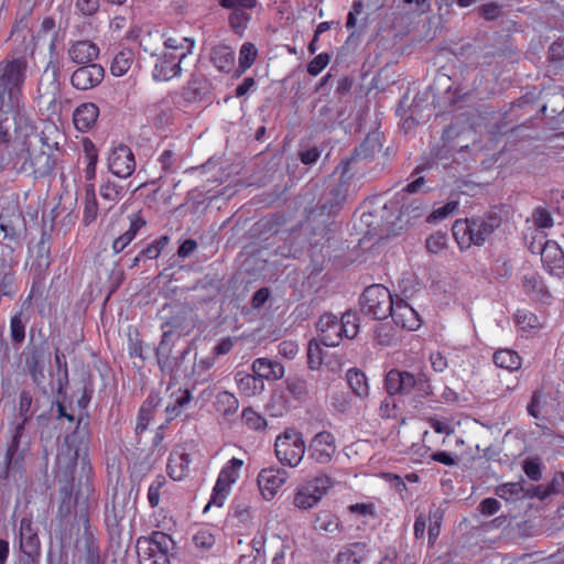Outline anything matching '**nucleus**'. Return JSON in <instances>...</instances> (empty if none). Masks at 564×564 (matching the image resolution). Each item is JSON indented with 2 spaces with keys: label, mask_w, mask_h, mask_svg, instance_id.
Here are the masks:
<instances>
[{
  "label": "nucleus",
  "mask_w": 564,
  "mask_h": 564,
  "mask_svg": "<svg viewBox=\"0 0 564 564\" xmlns=\"http://www.w3.org/2000/svg\"><path fill=\"white\" fill-rule=\"evenodd\" d=\"M333 485L334 480L327 475H321L308 480L295 494L294 505L300 509L312 508Z\"/></svg>",
  "instance_id": "obj_10"
},
{
  "label": "nucleus",
  "mask_w": 564,
  "mask_h": 564,
  "mask_svg": "<svg viewBox=\"0 0 564 564\" xmlns=\"http://www.w3.org/2000/svg\"><path fill=\"white\" fill-rule=\"evenodd\" d=\"M191 459L187 454L173 453L169 457L167 474L174 480H182L188 470Z\"/></svg>",
  "instance_id": "obj_34"
},
{
  "label": "nucleus",
  "mask_w": 564,
  "mask_h": 564,
  "mask_svg": "<svg viewBox=\"0 0 564 564\" xmlns=\"http://www.w3.org/2000/svg\"><path fill=\"white\" fill-rule=\"evenodd\" d=\"M243 460L232 457L220 469L216 484L213 488L212 497L204 508L206 512L212 506L223 507L227 499L231 486L239 479Z\"/></svg>",
  "instance_id": "obj_8"
},
{
  "label": "nucleus",
  "mask_w": 564,
  "mask_h": 564,
  "mask_svg": "<svg viewBox=\"0 0 564 564\" xmlns=\"http://www.w3.org/2000/svg\"><path fill=\"white\" fill-rule=\"evenodd\" d=\"M215 406L217 412L228 416L237 412L239 402L235 394L221 391L216 397Z\"/></svg>",
  "instance_id": "obj_45"
},
{
  "label": "nucleus",
  "mask_w": 564,
  "mask_h": 564,
  "mask_svg": "<svg viewBox=\"0 0 564 564\" xmlns=\"http://www.w3.org/2000/svg\"><path fill=\"white\" fill-rule=\"evenodd\" d=\"M497 367L509 371L518 370L521 367V357L511 349H499L492 356Z\"/></svg>",
  "instance_id": "obj_39"
},
{
  "label": "nucleus",
  "mask_w": 564,
  "mask_h": 564,
  "mask_svg": "<svg viewBox=\"0 0 564 564\" xmlns=\"http://www.w3.org/2000/svg\"><path fill=\"white\" fill-rule=\"evenodd\" d=\"M393 296L382 284H372L359 297L360 311L373 319L382 321L391 314Z\"/></svg>",
  "instance_id": "obj_7"
},
{
  "label": "nucleus",
  "mask_w": 564,
  "mask_h": 564,
  "mask_svg": "<svg viewBox=\"0 0 564 564\" xmlns=\"http://www.w3.org/2000/svg\"><path fill=\"white\" fill-rule=\"evenodd\" d=\"M540 254L544 268L552 275H564V252L555 241L546 240L540 248Z\"/></svg>",
  "instance_id": "obj_16"
},
{
  "label": "nucleus",
  "mask_w": 564,
  "mask_h": 564,
  "mask_svg": "<svg viewBox=\"0 0 564 564\" xmlns=\"http://www.w3.org/2000/svg\"><path fill=\"white\" fill-rule=\"evenodd\" d=\"M98 116L99 109L95 104H82L75 109L73 113L74 126L78 131L87 132L95 126Z\"/></svg>",
  "instance_id": "obj_25"
},
{
  "label": "nucleus",
  "mask_w": 564,
  "mask_h": 564,
  "mask_svg": "<svg viewBox=\"0 0 564 564\" xmlns=\"http://www.w3.org/2000/svg\"><path fill=\"white\" fill-rule=\"evenodd\" d=\"M373 336L379 345H390L394 337V329L390 324H379L375 328Z\"/></svg>",
  "instance_id": "obj_58"
},
{
  "label": "nucleus",
  "mask_w": 564,
  "mask_h": 564,
  "mask_svg": "<svg viewBox=\"0 0 564 564\" xmlns=\"http://www.w3.org/2000/svg\"><path fill=\"white\" fill-rule=\"evenodd\" d=\"M501 221V216L497 213H490L485 217H473L471 236L466 240V247L482 246L495 229L500 227Z\"/></svg>",
  "instance_id": "obj_12"
},
{
  "label": "nucleus",
  "mask_w": 564,
  "mask_h": 564,
  "mask_svg": "<svg viewBox=\"0 0 564 564\" xmlns=\"http://www.w3.org/2000/svg\"><path fill=\"white\" fill-rule=\"evenodd\" d=\"M532 218L535 226L540 228H550L553 226L551 214L543 207H536L532 213Z\"/></svg>",
  "instance_id": "obj_61"
},
{
  "label": "nucleus",
  "mask_w": 564,
  "mask_h": 564,
  "mask_svg": "<svg viewBox=\"0 0 564 564\" xmlns=\"http://www.w3.org/2000/svg\"><path fill=\"white\" fill-rule=\"evenodd\" d=\"M86 167L85 178L91 182L96 177V165L98 160L97 151L91 142L85 143Z\"/></svg>",
  "instance_id": "obj_50"
},
{
  "label": "nucleus",
  "mask_w": 564,
  "mask_h": 564,
  "mask_svg": "<svg viewBox=\"0 0 564 564\" xmlns=\"http://www.w3.org/2000/svg\"><path fill=\"white\" fill-rule=\"evenodd\" d=\"M542 464L539 458H527L523 460L522 468L529 479L539 481L542 478Z\"/></svg>",
  "instance_id": "obj_56"
},
{
  "label": "nucleus",
  "mask_w": 564,
  "mask_h": 564,
  "mask_svg": "<svg viewBox=\"0 0 564 564\" xmlns=\"http://www.w3.org/2000/svg\"><path fill=\"white\" fill-rule=\"evenodd\" d=\"M109 171L120 177H129L135 170V159L131 149L124 144L115 147L108 155Z\"/></svg>",
  "instance_id": "obj_11"
},
{
  "label": "nucleus",
  "mask_w": 564,
  "mask_h": 564,
  "mask_svg": "<svg viewBox=\"0 0 564 564\" xmlns=\"http://www.w3.org/2000/svg\"><path fill=\"white\" fill-rule=\"evenodd\" d=\"M518 104V99L510 104L509 109L503 113L502 121L505 126L513 124L509 128V130H514L518 127L527 126L532 119L535 117H529L528 109L524 107H519L513 115L510 112L513 110V107Z\"/></svg>",
  "instance_id": "obj_38"
},
{
  "label": "nucleus",
  "mask_w": 564,
  "mask_h": 564,
  "mask_svg": "<svg viewBox=\"0 0 564 564\" xmlns=\"http://www.w3.org/2000/svg\"><path fill=\"white\" fill-rule=\"evenodd\" d=\"M163 335L162 340L156 349V358L158 364L163 372L171 373L173 371L171 362L169 360V355L172 348V341L175 337H181L182 333L176 332L171 323H164L162 325Z\"/></svg>",
  "instance_id": "obj_21"
},
{
  "label": "nucleus",
  "mask_w": 564,
  "mask_h": 564,
  "mask_svg": "<svg viewBox=\"0 0 564 564\" xmlns=\"http://www.w3.org/2000/svg\"><path fill=\"white\" fill-rule=\"evenodd\" d=\"M252 371L259 380H278L282 377V365L267 358H258L252 364Z\"/></svg>",
  "instance_id": "obj_29"
},
{
  "label": "nucleus",
  "mask_w": 564,
  "mask_h": 564,
  "mask_svg": "<svg viewBox=\"0 0 564 564\" xmlns=\"http://www.w3.org/2000/svg\"><path fill=\"white\" fill-rule=\"evenodd\" d=\"M99 192L101 198L110 203L120 200L124 195L123 186L111 180L102 183Z\"/></svg>",
  "instance_id": "obj_46"
},
{
  "label": "nucleus",
  "mask_w": 564,
  "mask_h": 564,
  "mask_svg": "<svg viewBox=\"0 0 564 564\" xmlns=\"http://www.w3.org/2000/svg\"><path fill=\"white\" fill-rule=\"evenodd\" d=\"M452 231L456 241L463 248V245L466 246V240L471 236V218L457 219L453 225Z\"/></svg>",
  "instance_id": "obj_48"
},
{
  "label": "nucleus",
  "mask_w": 564,
  "mask_h": 564,
  "mask_svg": "<svg viewBox=\"0 0 564 564\" xmlns=\"http://www.w3.org/2000/svg\"><path fill=\"white\" fill-rule=\"evenodd\" d=\"M544 402V394L541 390H535L528 404V413L534 419H540L541 403Z\"/></svg>",
  "instance_id": "obj_64"
},
{
  "label": "nucleus",
  "mask_w": 564,
  "mask_h": 564,
  "mask_svg": "<svg viewBox=\"0 0 564 564\" xmlns=\"http://www.w3.org/2000/svg\"><path fill=\"white\" fill-rule=\"evenodd\" d=\"M359 329L358 316L356 313L347 311L338 319V326L335 325V332H339L340 339L345 336L348 339L356 337Z\"/></svg>",
  "instance_id": "obj_40"
},
{
  "label": "nucleus",
  "mask_w": 564,
  "mask_h": 564,
  "mask_svg": "<svg viewBox=\"0 0 564 564\" xmlns=\"http://www.w3.org/2000/svg\"><path fill=\"white\" fill-rule=\"evenodd\" d=\"M236 382L241 393L247 397H252L263 390V382L254 375L238 372L236 375Z\"/></svg>",
  "instance_id": "obj_35"
},
{
  "label": "nucleus",
  "mask_w": 564,
  "mask_h": 564,
  "mask_svg": "<svg viewBox=\"0 0 564 564\" xmlns=\"http://www.w3.org/2000/svg\"><path fill=\"white\" fill-rule=\"evenodd\" d=\"M169 238L166 236H162L159 239L154 240L152 243H150L145 249L141 251V256L148 258V259H156L163 248L167 245Z\"/></svg>",
  "instance_id": "obj_59"
},
{
  "label": "nucleus",
  "mask_w": 564,
  "mask_h": 564,
  "mask_svg": "<svg viewBox=\"0 0 564 564\" xmlns=\"http://www.w3.org/2000/svg\"><path fill=\"white\" fill-rule=\"evenodd\" d=\"M369 549L364 542H355L347 545L337 554L338 564H361L368 556Z\"/></svg>",
  "instance_id": "obj_28"
},
{
  "label": "nucleus",
  "mask_w": 564,
  "mask_h": 564,
  "mask_svg": "<svg viewBox=\"0 0 564 564\" xmlns=\"http://www.w3.org/2000/svg\"><path fill=\"white\" fill-rule=\"evenodd\" d=\"M183 59L172 56L171 54H162L158 57L152 77L155 82H167L174 77H177L182 73L181 64Z\"/></svg>",
  "instance_id": "obj_20"
},
{
  "label": "nucleus",
  "mask_w": 564,
  "mask_h": 564,
  "mask_svg": "<svg viewBox=\"0 0 564 564\" xmlns=\"http://www.w3.org/2000/svg\"><path fill=\"white\" fill-rule=\"evenodd\" d=\"M429 541L431 544L435 542L441 532V523L443 520V511L440 508L430 510Z\"/></svg>",
  "instance_id": "obj_53"
},
{
  "label": "nucleus",
  "mask_w": 564,
  "mask_h": 564,
  "mask_svg": "<svg viewBox=\"0 0 564 564\" xmlns=\"http://www.w3.org/2000/svg\"><path fill=\"white\" fill-rule=\"evenodd\" d=\"M210 61L218 70L228 73L235 65V51L224 44L217 45L212 51Z\"/></svg>",
  "instance_id": "obj_30"
},
{
  "label": "nucleus",
  "mask_w": 564,
  "mask_h": 564,
  "mask_svg": "<svg viewBox=\"0 0 564 564\" xmlns=\"http://www.w3.org/2000/svg\"><path fill=\"white\" fill-rule=\"evenodd\" d=\"M330 56L327 53H321L315 56L307 66L308 74L318 75L329 63Z\"/></svg>",
  "instance_id": "obj_62"
},
{
  "label": "nucleus",
  "mask_w": 564,
  "mask_h": 564,
  "mask_svg": "<svg viewBox=\"0 0 564 564\" xmlns=\"http://www.w3.org/2000/svg\"><path fill=\"white\" fill-rule=\"evenodd\" d=\"M20 550L31 561H35L41 555V542L37 534V528L33 524L31 518H23L19 529Z\"/></svg>",
  "instance_id": "obj_13"
},
{
  "label": "nucleus",
  "mask_w": 564,
  "mask_h": 564,
  "mask_svg": "<svg viewBox=\"0 0 564 564\" xmlns=\"http://www.w3.org/2000/svg\"><path fill=\"white\" fill-rule=\"evenodd\" d=\"M257 481L262 497L268 501L273 499L282 486L280 469L274 467L261 469Z\"/></svg>",
  "instance_id": "obj_23"
},
{
  "label": "nucleus",
  "mask_w": 564,
  "mask_h": 564,
  "mask_svg": "<svg viewBox=\"0 0 564 564\" xmlns=\"http://www.w3.org/2000/svg\"><path fill=\"white\" fill-rule=\"evenodd\" d=\"M519 107L530 108L529 117H536L541 112L544 117L554 119L564 112V94L560 87L542 89L538 94L530 91L518 99L510 113L513 115Z\"/></svg>",
  "instance_id": "obj_4"
},
{
  "label": "nucleus",
  "mask_w": 564,
  "mask_h": 564,
  "mask_svg": "<svg viewBox=\"0 0 564 564\" xmlns=\"http://www.w3.org/2000/svg\"><path fill=\"white\" fill-rule=\"evenodd\" d=\"M432 167V163H425L422 165L416 166L413 172L411 173V177L413 178L409 184H406L402 188V200H404V194H415L420 192H427L431 191V187H425V178L421 175V173L425 170H429Z\"/></svg>",
  "instance_id": "obj_37"
},
{
  "label": "nucleus",
  "mask_w": 564,
  "mask_h": 564,
  "mask_svg": "<svg viewBox=\"0 0 564 564\" xmlns=\"http://www.w3.org/2000/svg\"><path fill=\"white\" fill-rule=\"evenodd\" d=\"M97 215L98 203L96 198L95 186L94 184H89L86 187L83 221L85 223V225H89L96 220Z\"/></svg>",
  "instance_id": "obj_44"
},
{
  "label": "nucleus",
  "mask_w": 564,
  "mask_h": 564,
  "mask_svg": "<svg viewBox=\"0 0 564 564\" xmlns=\"http://www.w3.org/2000/svg\"><path fill=\"white\" fill-rule=\"evenodd\" d=\"M314 529L326 533H334L339 529V521L334 514L324 511L317 514L314 521Z\"/></svg>",
  "instance_id": "obj_47"
},
{
  "label": "nucleus",
  "mask_w": 564,
  "mask_h": 564,
  "mask_svg": "<svg viewBox=\"0 0 564 564\" xmlns=\"http://www.w3.org/2000/svg\"><path fill=\"white\" fill-rule=\"evenodd\" d=\"M105 76V69L99 64L78 67L70 77V83L78 90H88L98 86Z\"/></svg>",
  "instance_id": "obj_15"
},
{
  "label": "nucleus",
  "mask_w": 564,
  "mask_h": 564,
  "mask_svg": "<svg viewBox=\"0 0 564 564\" xmlns=\"http://www.w3.org/2000/svg\"><path fill=\"white\" fill-rule=\"evenodd\" d=\"M242 420L252 430H260L265 425L264 419L250 408L242 411Z\"/></svg>",
  "instance_id": "obj_60"
},
{
  "label": "nucleus",
  "mask_w": 564,
  "mask_h": 564,
  "mask_svg": "<svg viewBox=\"0 0 564 564\" xmlns=\"http://www.w3.org/2000/svg\"><path fill=\"white\" fill-rule=\"evenodd\" d=\"M82 420H78L80 425ZM65 449L62 447L57 455L58 473H63L65 477H72L77 460L82 459L86 464L88 454V435L86 426L82 430L77 426L76 431L65 437Z\"/></svg>",
  "instance_id": "obj_5"
},
{
  "label": "nucleus",
  "mask_w": 564,
  "mask_h": 564,
  "mask_svg": "<svg viewBox=\"0 0 564 564\" xmlns=\"http://www.w3.org/2000/svg\"><path fill=\"white\" fill-rule=\"evenodd\" d=\"M400 204L399 199L391 200L390 205H384L383 210L398 209V215L393 217V219L387 218V224L389 226L388 230L391 232H395L397 230L403 229L408 226L412 219L420 218L424 215L427 207L417 198H413L408 203L403 202L400 208L398 205Z\"/></svg>",
  "instance_id": "obj_9"
},
{
  "label": "nucleus",
  "mask_w": 564,
  "mask_h": 564,
  "mask_svg": "<svg viewBox=\"0 0 564 564\" xmlns=\"http://www.w3.org/2000/svg\"><path fill=\"white\" fill-rule=\"evenodd\" d=\"M26 67L28 64L23 57L0 64V109L2 111L19 108Z\"/></svg>",
  "instance_id": "obj_2"
},
{
  "label": "nucleus",
  "mask_w": 564,
  "mask_h": 564,
  "mask_svg": "<svg viewBox=\"0 0 564 564\" xmlns=\"http://www.w3.org/2000/svg\"><path fill=\"white\" fill-rule=\"evenodd\" d=\"M145 225V221L138 215H133L130 218V226L127 231L116 238L112 243V250L115 253L123 251L130 242L135 238L138 231Z\"/></svg>",
  "instance_id": "obj_32"
},
{
  "label": "nucleus",
  "mask_w": 564,
  "mask_h": 564,
  "mask_svg": "<svg viewBox=\"0 0 564 564\" xmlns=\"http://www.w3.org/2000/svg\"><path fill=\"white\" fill-rule=\"evenodd\" d=\"M75 9L85 17L95 14L99 9V0H74Z\"/></svg>",
  "instance_id": "obj_63"
},
{
  "label": "nucleus",
  "mask_w": 564,
  "mask_h": 564,
  "mask_svg": "<svg viewBox=\"0 0 564 564\" xmlns=\"http://www.w3.org/2000/svg\"><path fill=\"white\" fill-rule=\"evenodd\" d=\"M289 393L297 401L304 402L308 398L307 382L304 378L296 375L289 376L285 380Z\"/></svg>",
  "instance_id": "obj_43"
},
{
  "label": "nucleus",
  "mask_w": 564,
  "mask_h": 564,
  "mask_svg": "<svg viewBox=\"0 0 564 564\" xmlns=\"http://www.w3.org/2000/svg\"><path fill=\"white\" fill-rule=\"evenodd\" d=\"M21 170L32 174L35 177L48 175L54 170V160L51 154L42 150H26V156L21 165Z\"/></svg>",
  "instance_id": "obj_14"
},
{
  "label": "nucleus",
  "mask_w": 564,
  "mask_h": 564,
  "mask_svg": "<svg viewBox=\"0 0 564 564\" xmlns=\"http://www.w3.org/2000/svg\"><path fill=\"white\" fill-rule=\"evenodd\" d=\"M329 230L325 221L317 220L315 217H308L304 224H301L299 234L304 232L305 236L310 235V245L316 246L321 242V239L328 235Z\"/></svg>",
  "instance_id": "obj_31"
},
{
  "label": "nucleus",
  "mask_w": 564,
  "mask_h": 564,
  "mask_svg": "<svg viewBox=\"0 0 564 564\" xmlns=\"http://www.w3.org/2000/svg\"><path fill=\"white\" fill-rule=\"evenodd\" d=\"M68 56L72 62L78 65H89L99 55V47L89 40L76 41L68 47Z\"/></svg>",
  "instance_id": "obj_22"
},
{
  "label": "nucleus",
  "mask_w": 564,
  "mask_h": 564,
  "mask_svg": "<svg viewBox=\"0 0 564 564\" xmlns=\"http://www.w3.org/2000/svg\"><path fill=\"white\" fill-rule=\"evenodd\" d=\"M524 490V480L517 482H506L496 487L495 494L507 501H517L522 499Z\"/></svg>",
  "instance_id": "obj_42"
},
{
  "label": "nucleus",
  "mask_w": 564,
  "mask_h": 564,
  "mask_svg": "<svg viewBox=\"0 0 564 564\" xmlns=\"http://www.w3.org/2000/svg\"><path fill=\"white\" fill-rule=\"evenodd\" d=\"M383 387L389 397H404L415 392L413 402L423 403V400L434 395L430 377L420 369L417 373L397 368L390 369L383 380Z\"/></svg>",
  "instance_id": "obj_1"
},
{
  "label": "nucleus",
  "mask_w": 564,
  "mask_h": 564,
  "mask_svg": "<svg viewBox=\"0 0 564 564\" xmlns=\"http://www.w3.org/2000/svg\"><path fill=\"white\" fill-rule=\"evenodd\" d=\"M335 325L338 326V318L330 313L322 315L316 324L319 332V340L327 347H334L339 344L340 334L335 332Z\"/></svg>",
  "instance_id": "obj_24"
},
{
  "label": "nucleus",
  "mask_w": 564,
  "mask_h": 564,
  "mask_svg": "<svg viewBox=\"0 0 564 564\" xmlns=\"http://www.w3.org/2000/svg\"><path fill=\"white\" fill-rule=\"evenodd\" d=\"M352 160H343L337 166L340 170L338 181L330 185L318 200V208L327 216L337 215L347 203L350 193L354 191L352 178L356 169L352 167Z\"/></svg>",
  "instance_id": "obj_3"
},
{
  "label": "nucleus",
  "mask_w": 564,
  "mask_h": 564,
  "mask_svg": "<svg viewBox=\"0 0 564 564\" xmlns=\"http://www.w3.org/2000/svg\"><path fill=\"white\" fill-rule=\"evenodd\" d=\"M192 400V393L189 390H178L173 394V401L165 408L166 419L171 421L181 415L184 409L187 408Z\"/></svg>",
  "instance_id": "obj_36"
},
{
  "label": "nucleus",
  "mask_w": 564,
  "mask_h": 564,
  "mask_svg": "<svg viewBox=\"0 0 564 564\" xmlns=\"http://www.w3.org/2000/svg\"><path fill=\"white\" fill-rule=\"evenodd\" d=\"M394 324L408 330H415L421 326V319L417 312L404 300H393V308L390 310Z\"/></svg>",
  "instance_id": "obj_18"
},
{
  "label": "nucleus",
  "mask_w": 564,
  "mask_h": 564,
  "mask_svg": "<svg viewBox=\"0 0 564 564\" xmlns=\"http://www.w3.org/2000/svg\"><path fill=\"white\" fill-rule=\"evenodd\" d=\"M248 8H236L232 10L229 17L231 28L237 32H242L250 20V15L247 12Z\"/></svg>",
  "instance_id": "obj_52"
},
{
  "label": "nucleus",
  "mask_w": 564,
  "mask_h": 564,
  "mask_svg": "<svg viewBox=\"0 0 564 564\" xmlns=\"http://www.w3.org/2000/svg\"><path fill=\"white\" fill-rule=\"evenodd\" d=\"M335 451V437L327 431L317 433L311 441L310 456L319 464L329 463Z\"/></svg>",
  "instance_id": "obj_19"
},
{
  "label": "nucleus",
  "mask_w": 564,
  "mask_h": 564,
  "mask_svg": "<svg viewBox=\"0 0 564 564\" xmlns=\"http://www.w3.org/2000/svg\"><path fill=\"white\" fill-rule=\"evenodd\" d=\"M174 541L169 534L156 531L150 538H139L137 553L140 564H171L170 552Z\"/></svg>",
  "instance_id": "obj_6"
},
{
  "label": "nucleus",
  "mask_w": 564,
  "mask_h": 564,
  "mask_svg": "<svg viewBox=\"0 0 564 564\" xmlns=\"http://www.w3.org/2000/svg\"><path fill=\"white\" fill-rule=\"evenodd\" d=\"M346 380L355 395L365 399L369 395V386L366 373L358 368H350L346 372Z\"/></svg>",
  "instance_id": "obj_33"
},
{
  "label": "nucleus",
  "mask_w": 564,
  "mask_h": 564,
  "mask_svg": "<svg viewBox=\"0 0 564 564\" xmlns=\"http://www.w3.org/2000/svg\"><path fill=\"white\" fill-rule=\"evenodd\" d=\"M134 61V54L126 48L116 54L112 59L110 72L113 76L120 77L128 73Z\"/></svg>",
  "instance_id": "obj_41"
},
{
  "label": "nucleus",
  "mask_w": 564,
  "mask_h": 564,
  "mask_svg": "<svg viewBox=\"0 0 564 564\" xmlns=\"http://www.w3.org/2000/svg\"><path fill=\"white\" fill-rule=\"evenodd\" d=\"M458 210V202L451 200L444 204L443 206L436 208L432 213H430L426 217L427 223H437L446 219L448 216L453 215Z\"/></svg>",
  "instance_id": "obj_51"
},
{
  "label": "nucleus",
  "mask_w": 564,
  "mask_h": 564,
  "mask_svg": "<svg viewBox=\"0 0 564 564\" xmlns=\"http://www.w3.org/2000/svg\"><path fill=\"white\" fill-rule=\"evenodd\" d=\"M382 134L379 131H372L367 134L365 140L354 150V154L347 160H352V165L357 163L358 160H368L375 155L376 152L380 151L382 148ZM355 169V166H352Z\"/></svg>",
  "instance_id": "obj_26"
},
{
  "label": "nucleus",
  "mask_w": 564,
  "mask_h": 564,
  "mask_svg": "<svg viewBox=\"0 0 564 564\" xmlns=\"http://www.w3.org/2000/svg\"><path fill=\"white\" fill-rule=\"evenodd\" d=\"M163 44L166 50L164 54H171L178 59H184L192 54L195 41L191 37L175 35L165 37Z\"/></svg>",
  "instance_id": "obj_27"
},
{
  "label": "nucleus",
  "mask_w": 564,
  "mask_h": 564,
  "mask_svg": "<svg viewBox=\"0 0 564 564\" xmlns=\"http://www.w3.org/2000/svg\"><path fill=\"white\" fill-rule=\"evenodd\" d=\"M10 335L14 343H22L25 338V325L22 321V312H18L10 319Z\"/></svg>",
  "instance_id": "obj_54"
},
{
  "label": "nucleus",
  "mask_w": 564,
  "mask_h": 564,
  "mask_svg": "<svg viewBox=\"0 0 564 564\" xmlns=\"http://www.w3.org/2000/svg\"><path fill=\"white\" fill-rule=\"evenodd\" d=\"M215 541V536L209 529H200L193 535V542L198 549L209 550Z\"/></svg>",
  "instance_id": "obj_57"
},
{
  "label": "nucleus",
  "mask_w": 564,
  "mask_h": 564,
  "mask_svg": "<svg viewBox=\"0 0 564 564\" xmlns=\"http://www.w3.org/2000/svg\"><path fill=\"white\" fill-rule=\"evenodd\" d=\"M547 58L554 65V68L564 69V40L552 43L549 47Z\"/></svg>",
  "instance_id": "obj_55"
},
{
  "label": "nucleus",
  "mask_w": 564,
  "mask_h": 564,
  "mask_svg": "<svg viewBox=\"0 0 564 564\" xmlns=\"http://www.w3.org/2000/svg\"><path fill=\"white\" fill-rule=\"evenodd\" d=\"M258 55L257 47L250 43L246 42L241 45L239 51V67L241 72H245L254 63Z\"/></svg>",
  "instance_id": "obj_49"
},
{
  "label": "nucleus",
  "mask_w": 564,
  "mask_h": 564,
  "mask_svg": "<svg viewBox=\"0 0 564 564\" xmlns=\"http://www.w3.org/2000/svg\"><path fill=\"white\" fill-rule=\"evenodd\" d=\"M305 448L302 433L294 429L284 430V465L297 466L304 457Z\"/></svg>",
  "instance_id": "obj_17"
}]
</instances>
